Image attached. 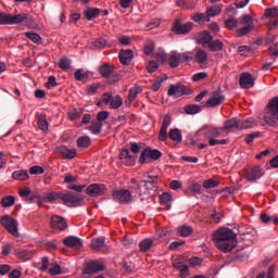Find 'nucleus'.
Segmentation results:
<instances>
[{
	"instance_id": "4468645a",
	"label": "nucleus",
	"mask_w": 278,
	"mask_h": 278,
	"mask_svg": "<svg viewBox=\"0 0 278 278\" xmlns=\"http://www.w3.org/2000/svg\"><path fill=\"white\" fill-rule=\"evenodd\" d=\"M266 18H269L268 28L277 29L278 27V7L265 10Z\"/></svg>"
},
{
	"instance_id": "9b49d317",
	"label": "nucleus",
	"mask_w": 278,
	"mask_h": 278,
	"mask_svg": "<svg viewBox=\"0 0 278 278\" xmlns=\"http://www.w3.org/2000/svg\"><path fill=\"white\" fill-rule=\"evenodd\" d=\"M223 101H225V96L223 94V91L215 90L211 93L208 100L204 104V108H218V105H220Z\"/></svg>"
},
{
	"instance_id": "b1692460",
	"label": "nucleus",
	"mask_w": 278,
	"mask_h": 278,
	"mask_svg": "<svg viewBox=\"0 0 278 278\" xmlns=\"http://www.w3.org/2000/svg\"><path fill=\"white\" fill-rule=\"evenodd\" d=\"M87 194L89 197H101V194H105V187L97 184L90 185L87 188Z\"/></svg>"
},
{
	"instance_id": "7ed1b4c3",
	"label": "nucleus",
	"mask_w": 278,
	"mask_h": 278,
	"mask_svg": "<svg viewBox=\"0 0 278 278\" xmlns=\"http://www.w3.org/2000/svg\"><path fill=\"white\" fill-rule=\"evenodd\" d=\"M257 123L255 119H238L231 118L224 123V131H240V129H253Z\"/></svg>"
},
{
	"instance_id": "603ef678",
	"label": "nucleus",
	"mask_w": 278,
	"mask_h": 278,
	"mask_svg": "<svg viewBox=\"0 0 278 278\" xmlns=\"http://www.w3.org/2000/svg\"><path fill=\"white\" fill-rule=\"evenodd\" d=\"M74 75L77 81H85V79H88V73H86L84 70L76 71Z\"/></svg>"
},
{
	"instance_id": "aec40b11",
	"label": "nucleus",
	"mask_w": 278,
	"mask_h": 278,
	"mask_svg": "<svg viewBox=\"0 0 278 278\" xmlns=\"http://www.w3.org/2000/svg\"><path fill=\"white\" fill-rule=\"evenodd\" d=\"M119 160H121V163L124 164V166H134V164H136V159L131 156V154L129 153V150L127 149H124L121 151Z\"/></svg>"
},
{
	"instance_id": "a878e982",
	"label": "nucleus",
	"mask_w": 278,
	"mask_h": 278,
	"mask_svg": "<svg viewBox=\"0 0 278 278\" xmlns=\"http://www.w3.org/2000/svg\"><path fill=\"white\" fill-rule=\"evenodd\" d=\"M63 244L70 247V249H81V240L73 236L66 237L63 240Z\"/></svg>"
},
{
	"instance_id": "bf43d9fd",
	"label": "nucleus",
	"mask_w": 278,
	"mask_h": 278,
	"mask_svg": "<svg viewBox=\"0 0 278 278\" xmlns=\"http://www.w3.org/2000/svg\"><path fill=\"white\" fill-rule=\"evenodd\" d=\"M157 68H160V64H157L155 61H150L147 65L148 73H155Z\"/></svg>"
},
{
	"instance_id": "a18cd8bd",
	"label": "nucleus",
	"mask_w": 278,
	"mask_h": 278,
	"mask_svg": "<svg viewBox=\"0 0 278 278\" xmlns=\"http://www.w3.org/2000/svg\"><path fill=\"white\" fill-rule=\"evenodd\" d=\"M160 201L163 205H166L168 210H170V203L173 201V195H170V193H163L161 197H160Z\"/></svg>"
},
{
	"instance_id": "a19ab883",
	"label": "nucleus",
	"mask_w": 278,
	"mask_h": 278,
	"mask_svg": "<svg viewBox=\"0 0 278 278\" xmlns=\"http://www.w3.org/2000/svg\"><path fill=\"white\" fill-rule=\"evenodd\" d=\"M77 147H79V149H88V147H90V137H80L77 139Z\"/></svg>"
},
{
	"instance_id": "774afa93",
	"label": "nucleus",
	"mask_w": 278,
	"mask_h": 278,
	"mask_svg": "<svg viewBox=\"0 0 278 278\" xmlns=\"http://www.w3.org/2000/svg\"><path fill=\"white\" fill-rule=\"evenodd\" d=\"M268 106L274 109L278 113V97L269 101Z\"/></svg>"
},
{
	"instance_id": "4d7b16f0",
	"label": "nucleus",
	"mask_w": 278,
	"mask_h": 278,
	"mask_svg": "<svg viewBox=\"0 0 278 278\" xmlns=\"http://www.w3.org/2000/svg\"><path fill=\"white\" fill-rule=\"evenodd\" d=\"M108 118H110V112H108V111H100L97 114V122L98 123H103V121H108Z\"/></svg>"
},
{
	"instance_id": "cd10ccee",
	"label": "nucleus",
	"mask_w": 278,
	"mask_h": 278,
	"mask_svg": "<svg viewBox=\"0 0 278 278\" xmlns=\"http://www.w3.org/2000/svg\"><path fill=\"white\" fill-rule=\"evenodd\" d=\"M105 247V238L98 237L91 240L90 249L91 251H99V249H103Z\"/></svg>"
},
{
	"instance_id": "4be33fe9",
	"label": "nucleus",
	"mask_w": 278,
	"mask_h": 278,
	"mask_svg": "<svg viewBox=\"0 0 278 278\" xmlns=\"http://www.w3.org/2000/svg\"><path fill=\"white\" fill-rule=\"evenodd\" d=\"M51 226L52 229H59L60 231H64V229L68 227V224L66 223V219H64L63 217L53 215L51 219Z\"/></svg>"
},
{
	"instance_id": "412c9836",
	"label": "nucleus",
	"mask_w": 278,
	"mask_h": 278,
	"mask_svg": "<svg viewBox=\"0 0 278 278\" xmlns=\"http://www.w3.org/2000/svg\"><path fill=\"white\" fill-rule=\"evenodd\" d=\"M58 153L62 155L65 160H73L77 157V150L68 149L66 146H61L56 149Z\"/></svg>"
},
{
	"instance_id": "3c124183",
	"label": "nucleus",
	"mask_w": 278,
	"mask_h": 278,
	"mask_svg": "<svg viewBox=\"0 0 278 278\" xmlns=\"http://www.w3.org/2000/svg\"><path fill=\"white\" fill-rule=\"evenodd\" d=\"M93 47L98 50L105 49V47H108V40L99 38L93 42Z\"/></svg>"
},
{
	"instance_id": "bb28decb",
	"label": "nucleus",
	"mask_w": 278,
	"mask_h": 278,
	"mask_svg": "<svg viewBox=\"0 0 278 278\" xmlns=\"http://www.w3.org/2000/svg\"><path fill=\"white\" fill-rule=\"evenodd\" d=\"M213 40H214V37L210 33L204 31L200 34L198 38V43L202 45L205 48V47H210Z\"/></svg>"
},
{
	"instance_id": "c756f323",
	"label": "nucleus",
	"mask_w": 278,
	"mask_h": 278,
	"mask_svg": "<svg viewBox=\"0 0 278 278\" xmlns=\"http://www.w3.org/2000/svg\"><path fill=\"white\" fill-rule=\"evenodd\" d=\"M220 12H223V4H215L206 9V16H208V18H212L214 16H218Z\"/></svg>"
},
{
	"instance_id": "0eeeda50",
	"label": "nucleus",
	"mask_w": 278,
	"mask_h": 278,
	"mask_svg": "<svg viewBox=\"0 0 278 278\" xmlns=\"http://www.w3.org/2000/svg\"><path fill=\"white\" fill-rule=\"evenodd\" d=\"M168 97H174V99H179V97H184L185 94H190V89L186 87V85L181 83H177L170 85L167 90Z\"/></svg>"
},
{
	"instance_id": "2eb2a0df",
	"label": "nucleus",
	"mask_w": 278,
	"mask_h": 278,
	"mask_svg": "<svg viewBox=\"0 0 278 278\" xmlns=\"http://www.w3.org/2000/svg\"><path fill=\"white\" fill-rule=\"evenodd\" d=\"M101 270H105V265L99 261H92L87 263L84 274L94 275V273H101Z\"/></svg>"
},
{
	"instance_id": "f8f14e48",
	"label": "nucleus",
	"mask_w": 278,
	"mask_h": 278,
	"mask_svg": "<svg viewBox=\"0 0 278 278\" xmlns=\"http://www.w3.org/2000/svg\"><path fill=\"white\" fill-rule=\"evenodd\" d=\"M113 199L117 203H122L123 205H127V203H131L134 201V198L131 197L130 190H118L113 192Z\"/></svg>"
},
{
	"instance_id": "4c0bfd02",
	"label": "nucleus",
	"mask_w": 278,
	"mask_h": 278,
	"mask_svg": "<svg viewBox=\"0 0 278 278\" xmlns=\"http://www.w3.org/2000/svg\"><path fill=\"white\" fill-rule=\"evenodd\" d=\"M58 199H60V193L50 192V193H45L42 201L43 203H53L54 201H58Z\"/></svg>"
},
{
	"instance_id": "9d476101",
	"label": "nucleus",
	"mask_w": 278,
	"mask_h": 278,
	"mask_svg": "<svg viewBox=\"0 0 278 278\" xmlns=\"http://www.w3.org/2000/svg\"><path fill=\"white\" fill-rule=\"evenodd\" d=\"M173 267L176 268V270H179V277L186 278L190 277V267L188 264H186V258L178 257L173 261Z\"/></svg>"
},
{
	"instance_id": "e2e57ef3",
	"label": "nucleus",
	"mask_w": 278,
	"mask_h": 278,
	"mask_svg": "<svg viewBox=\"0 0 278 278\" xmlns=\"http://www.w3.org/2000/svg\"><path fill=\"white\" fill-rule=\"evenodd\" d=\"M203 79H207V73L206 72H200L192 76V81H201Z\"/></svg>"
},
{
	"instance_id": "5fc2aeb1",
	"label": "nucleus",
	"mask_w": 278,
	"mask_h": 278,
	"mask_svg": "<svg viewBox=\"0 0 278 278\" xmlns=\"http://www.w3.org/2000/svg\"><path fill=\"white\" fill-rule=\"evenodd\" d=\"M202 186L206 190H210V188H218V181L211 178V179L205 180Z\"/></svg>"
},
{
	"instance_id": "338daca9",
	"label": "nucleus",
	"mask_w": 278,
	"mask_h": 278,
	"mask_svg": "<svg viewBox=\"0 0 278 278\" xmlns=\"http://www.w3.org/2000/svg\"><path fill=\"white\" fill-rule=\"evenodd\" d=\"M260 136V132H252L250 135H248L245 137V142L247 144H253V141L255 140V138H257Z\"/></svg>"
},
{
	"instance_id": "6e6552de",
	"label": "nucleus",
	"mask_w": 278,
	"mask_h": 278,
	"mask_svg": "<svg viewBox=\"0 0 278 278\" xmlns=\"http://www.w3.org/2000/svg\"><path fill=\"white\" fill-rule=\"evenodd\" d=\"M194 24L192 22L181 23V20H175L172 27V31L178 36H186L189 31H192Z\"/></svg>"
},
{
	"instance_id": "58836bf2",
	"label": "nucleus",
	"mask_w": 278,
	"mask_h": 278,
	"mask_svg": "<svg viewBox=\"0 0 278 278\" xmlns=\"http://www.w3.org/2000/svg\"><path fill=\"white\" fill-rule=\"evenodd\" d=\"M99 14H101L100 9H87L85 11V16H86L87 21H92V18H97V16H99Z\"/></svg>"
},
{
	"instance_id": "0e129e2a",
	"label": "nucleus",
	"mask_w": 278,
	"mask_h": 278,
	"mask_svg": "<svg viewBox=\"0 0 278 278\" xmlns=\"http://www.w3.org/2000/svg\"><path fill=\"white\" fill-rule=\"evenodd\" d=\"M154 58H155L159 62H161L162 64H164V63L166 62V60H167L168 56L166 55V52H164V51H159V52L155 53Z\"/></svg>"
},
{
	"instance_id": "dca6fc26",
	"label": "nucleus",
	"mask_w": 278,
	"mask_h": 278,
	"mask_svg": "<svg viewBox=\"0 0 278 278\" xmlns=\"http://www.w3.org/2000/svg\"><path fill=\"white\" fill-rule=\"evenodd\" d=\"M194 62H197V64H199L201 68H207V64H208L207 51L203 49H195Z\"/></svg>"
},
{
	"instance_id": "680f3d73",
	"label": "nucleus",
	"mask_w": 278,
	"mask_h": 278,
	"mask_svg": "<svg viewBox=\"0 0 278 278\" xmlns=\"http://www.w3.org/2000/svg\"><path fill=\"white\" fill-rule=\"evenodd\" d=\"M269 55H271V58H274V62H275V60H277V58H278V43H274L269 47Z\"/></svg>"
},
{
	"instance_id": "20e7f679",
	"label": "nucleus",
	"mask_w": 278,
	"mask_h": 278,
	"mask_svg": "<svg viewBox=\"0 0 278 278\" xmlns=\"http://www.w3.org/2000/svg\"><path fill=\"white\" fill-rule=\"evenodd\" d=\"M20 23H29V14L20 13L12 15L0 12V25H20Z\"/></svg>"
},
{
	"instance_id": "37998d69",
	"label": "nucleus",
	"mask_w": 278,
	"mask_h": 278,
	"mask_svg": "<svg viewBox=\"0 0 278 278\" xmlns=\"http://www.w3.org/2000/svg\"><path fill=\"white\" fill-rule=\"evenodd\" d=\"M253 25H247L237 29L236 34L239 38H242V36H247L249 33L253 31Z\"/></svg>"
},
{
	"instance_id": "8fccbe9b",
	"label": "nucleus",
	"mask_w": 278,
	"mask_h": 278,
	"mask_svg": "<svg viewBox=\"0 0 278 278\" xmlns=\"http://www.w3.org/2000/svg\"><path fill=\"white\" fill-rule=\"evenodd\" d=\"M256 278H275V267H274V265H271L268 268L267 274L266 273H261Z\"/></svg>"
},
{
	"instance_id": "a211bd4d",
	"label": "nucleus",
	"mask_w": 278,
	"mask_h": 278,
	"mask_svg": "<svg viewBox=\"0 0 278 278\" xmlns=\"http://www.w3.org/2000/svg\"><path fill=\"white\" fill-rule=\"evenodd\" d=\"M59 199L65 203V205H75V203H79L81 198L77 194H72L71 192L59 193Z\"/></svg>"
},
{
	"instance_id": "5701e85b",
	"label": "nucleus",
	"mask_w": 278,
	"mask_h": 278,
	"mask_svg": "<svg viewBox=\"0 0 278 278\" xmlns=\"http://www.w3.org/2000/svg\"><path fill=\"white\" fill-rule=\"evenodd\" d=\"M264 176V172H262V167L255 166L253 167L247 175L245 179L247 181H257V179H261Z\"/></svg>"
},
{
	"instance_id": "f257e3e1",
	"label": "nucleus",
	"mask_w": 278,
	"mask_h": 278,
	"mask_svg": "<svg viewBox=\"0 0 278 278\" xmlns=\"http://www.w3.org/2000/svg\"><path fill=\"white\" fill-rule=\"evenodd\" d=\"M216 248L223 253H231L238 245V238L229 228H220L213 235Z\"/></svg>"
},
{
	"instance_id": "473e14b6",
	"label": "nucleus",
	"mask_w": 278,
	"mask_h": 278,
	"mask_svg": "<svg viewBox=\"0 0 278 278\" xmlns=\"http://www.w3.org/2000/svg\"><path fill=\"white\" fill-rule=\"evenodd\" d=\"M225 47V45L223 43V41L220 40H211V43L208 45L207 49H210V51L213 52H218V51H223V48Z\"/></svg>"
},
{
	"instance_id": "49530a36",
	"label": "nucleus",
	"mask_w": 278,
	"mask_h": 278,
	"mask_svg": "<svg viewBox=\"0 0 278 278\" xmlns=\"http://www.w3.org/2000/svg\"><path fill=\"white\" fill-rule=\"evenodd\" d=\"M192 18L194 23H210V16L204 13H197Z\"/></svg>"
},
{
	"instance_id": "6e6d98bb",
	"label": "nucleus",
	"mask_w": 278,
	"mask_h": 278,
	"mask_svg": "<svg viewBox=\"0 0 278 278\" xmlns=\"http://www.w3.org/2000/svg\"><path fill=\"white\" fill-rule=\"evenodd\" d=\"M149 157H151V148H146L139 159L140 164H144V162H147V160H149Z\"/></svg>"
},
{
	"instance_id": "2f4dec72",
	"label": "nucleus",
	"mask_w": 278,
	"mask_h": 278,
	"mask_svg": "<svg viewBox=\"0 0 278 278\" xmlns=\"http://www.w3.org/2000/svg\"><path fill=\"white\" fill-rule=\"evenodd\" d=\"M194 229L192 228V226H180L178 227V233L179 236H181V238H188V236H192Z\"/></svg>"
},
{
	"instance_id": "c9c22d12",
	"label": "nucleus",
	"mask_w": 278,
	"mask_h": 278,
	"mask_svg": "<svg viewBox=\"0 0 278 278\" xmlns=\"http://www.w3.org/2000/svg\"><path fill=\"white\" fill-rule=\"evenodd\" d=\"M103 129V123L101 122H92L89 126V131H91V134H94L96 136L101 134V130Z\"/></svg>"
},
{
	"instance_id": "f3484780",
	"label": "nucleus",
	"mask_w": 278,
	"mask_h": 278,
	"mask_svg": "<svg viewBox=\"0 0 278 278\" xmlns=\"http://www.w3.org/2000/svg\"><path fill=\"white\" fill-rule=\"evenodd\" d=\"M240 87L244 90H249L255 86V79H253V75L251 73H242L239 79Z\"/></svg>"
},
{
	"instance_id": "423d86ee",
	"label": "nucleus",
	"mask_w": 278,
	"mask_h": 278,
	"mask_svg": "<svg viewBox=\"0 0 278 278\" xmlns=\"http://www.w3.org/2000/svg\"><path fill=\"white\" fill-rule=\"evenodd\" d=\"M0 223L11 236L18 238V222L16 219L10 217V215H4L1 217Z\"/></svg>"
},
{
	"instance_id": "052dcab7",
	"label": "nucleus",
	"mask_w": 278,
	"mask_h": 278,
	"mask_svg": "<svg viewBox=\"0 0 278 278\" xmlns=\"http://www.w3.org/2000/svg\"><path fill=\"white\" fill-rule=\"evenodd\" d=\"M239 25H253V16L251 15H244L240 21Z\"/></svg>"
},
{
	"instance_id": "6ab92c4d",
	"label": "nucleus",
	"mask_w": 278,
	"mask_h": 278,
	"mask_svg": "<svg viewBox=\"0 0 278 278\" xmlns=\"http://www.w3.org/2000/svg\"><path fill=\"white\" fill-rule=\"evenodd\" d=\"M141 92H142V87H140V86H135V87L130 88L128 91V98L125 100V105L127 108H130L131 103H134V101H136L138 94H140Z\"/></svg>"
},
{
	"instance_id": "e433bc0d",
	"label": "nucleus",
	"mask_w": 278,
	"mask_h": 278,
	"mask_svg": "<svg viewBox=\"0 0 278 278\" xmlns=\"http://www.w3.org/2000/svg\"><path fill=\"white\" fill-rule=\"evenodd\" d=\"M37 123L41 131H49V123L47 122V115H39Z\"/></svg>"
},
{
	"instance_id": "c03bdc74",
	"label": "nucleus",
	"mask_w": 278,
	"mask_h": 278,
	"mask_svg": "<svg viewBox=\"0 0 278 278\" xmlns=\"http://www.w3.org/2000/svg\"><path fill=\"white\" fill-rule=\"evenodd\" d=\"M15 198L13 195H7L2 199L1 205L2 207H12L15 203Z\"/></svg>"
},
{
	"instance_id": "09e8293b",
	"label": "nucleus",
	"mask_w": 278,
	"mask_h": 278,
	"mask_svg": "<svg viewBox=\"0 0 278 278\" xmlns=\"http://www.w3.org/2000/svg\"><path fill=\"white\" fill-rule=\"evenodd\" d=\"M59 67L62 68V71H68L71 68V60L68 58H63L59 61Z\"/></svg>"
},
{
	"instance_id": "69168bd1",
	"label": "nucleus",
	"mask_w": 278,
	"mask_h": 278,
	"mask_svg": "<svg viewBox=\"0 0 278 278\" xmlns=\"http://www.w3.org/2000/svg\"><path fill=\"white\" fill-rule=\"evenodd\" d=\"M154 50H155V43H153L152 41L148 42L144 46L146 55H151V53H153Z\"/></svg>"
},
{
	"instance_id": "c85d7f7f",
	"label": "nucleus",
	"mask_w": 278,
	"mask_h": 278,
	"mask_svg": "<svg viewBox=\"0 0 278 278\" xmlns=\"http://www.w3.org/2000/svg\"><path fill=\"white\" fill-rule=\"evenodd\" d=\"M99 73L102 77L108 78L112 73H114V65H110V63H104L99 67Z\"/></svg>"
},
{
	"instance_id": "ea45409f",
	"label": "nucleus",
	"mask_w": 278,
	"mask_h": 278,
	"mask_svg": "<svg viewBox=\"0 0 278 278\" xmlns=\"http://www.w3.org/2000/svg\"><path fill=\"white\" fill-rule=\"evenodd\" d=\"M223 131H225L224 128H210L206 131V138H218V136H220Z\"/></svg>"
},
{
	"instance_id": "393cba45",
	"label": "nucleus",
	"mask_w": 278,
	"mask_h": 278,
	"mask_svg": "<svg viewBox=\"0 0 278 278\" xmlns=\"http://www.w3.org/2000/svg\"><path fill=\"white\" fill-rule=\"evenodd\" d=\"M134 60V51L131 50H121L119 52V62L125 66H129Z\"/></svg>"
},
{
	"instance_id": "1a4fd4ad",
	"label": "nucleus",
	"mask_w": 278,
	"mask_h": 278,
	"mask_svg": "<svg viewBox=\"0 0 278 278\" xmlns=\"http://www.w3.org/2000/svg\"><path fill=\"white\" fill-rule=\"evenodd\" d=\"M101 103H104V105H111L112 110H118V108L123 105V98L119 96L114 97L110 93H104L101 101L98 102V105H101Z\"/></svg>"
},
{
	"instance_id": "de8ad7c7",
	"label": "nucleus",
	"mask_w": 278,
	"mask_h": 278,
	"mask_svg": "<svg viewBox=\"0 0 278 278\" xmlns=\"http://www.w3.org/2000/svg\"><path fill=\"white\" fill-rule=\"evenodd\" d=\"M224 25L226 29H236L238 27V20L236 17L227 18Z\"/></svg>"
},
{
	"instance_id": "ddd939ff",
	"label": "nucleus",
	"mask_w": 278,
	"mask_h": 278,
	"mask_svg": "<svg viewBox=\"0 0 278 278\" xmlns=\"http://www.w3.org/2000/svg\"><path fill=\"white\" fill-rule=\"evenodd\" d=\"M263 121L266 123V125H269V127H277L278 112L267 104V112L264 114Z\"/></svg>"
},
{
	"instance_id": "72a5a7b5",
	"label": "nucleus",
	"mask_w": 278,
	"mask_h": 278,
	"mask_svg": "<svg viewBox=\"0 0 278 278\" xmlns=\"http://www.w3.org/2000/svg\"><path fill=\"white\" fill-rule=\"evenodd\" d=\"M179 62H181L179 59V53L173 51L170 53L169 61H168L170 68H177V66H179Z\"/></svg>"
},
{
	"instance_id": "7c9ffc66",
	"label": "nucleus",
	"mask_w": 278,
	"mask_h": 278,
	"mask_svg": "<svg viewBox=\"0 0 278 278\" xmlns=\"http://www.w3.org/2000/svg\"><path fill=\"white\" fill-rule=\"evenodd\" d=\"M153 248V240L150 238L143 239L139 242V249L141 253H147V251H151Z\"/></svg>"
},
{
	"instance_id": "39448f33",
	"label": "nucleus",
	"mask_w": 278,
	"mask_h": 278,
	"mask_svg": "<svg viewBox=\"0 0 278 278\" xmlns=\"http://www.w3.org/2000/svg\"><path fill=\"white\" fill-rule=\"evenodd\" d=\"M141 184L142 185H139L136 192L139 194V197H148L151 190H154L155 186H157V177L149 176L148 179L141 181Z\"/></svg>"
},
{
	"instance_id": "f03ea898",
	"label": "nucleus",
	"mask_w": 278,
	"mask_h": 278,
	"mask_svg": "<svg viewBox=\"0 0 278 278\" xmlns=\"http://www.w3.org/2000/svg\"><path fill=\"white\" fill-rule=\"evenodd\" d=\"M172 123L173 119L170 116L165 115L159 132V140L160 142H166L169 138V140H173V142H177V144H179L181 143V140H184L181 130L179 128H172L168 132V127H170Z\"/></svg>"
},
{
	"instance_id": "f704fd0d",
	"label": "nucleus",
	"mask_w": 278,
	"mask_h": 278,
	"mask_svg": "<svg viewBox=\"0 0 278 278\" xmlns=\"http://www.w3.org/2000/svg\"><path fill=\"white\" fill-rule=\"evenodd\" d=\"M12 177L17 181H27V179H29V174L26 170H17L12 174Z\"/></svg>"
},
{
	"instance_id": "79ce46f5",
	"label": "nucleus",
	"mask_w": 278,
	"mask_h": 278,
	"mask_svg": "<svg viewBox=\"0 0 278 278\" xmlns=\"http://www.w3.org/2000/svg\"><path fill=\"white\" fill-rule=\"evenodd\" d=\"M201 110H203V108H201V105L198 104H190L185 108L186 114H199Z\"/></svg>"
},
{
	"instance_id": "13d9d810",
	"label": "nucleus",
	"mask_w": 278,
	"mask_h": 278,
	"mask_svg": "<svg viewBox=\"0 0 278 278\" xmlns=\"http://www.w3.org/2000/svg\"><path fill=\"white\" fill-rule=\"evenodd\" d=\"M239 55H243L247 58L251 53V47L249 46H241L238 48Z\"/></svg>"
},
{
	"instance_id": "864d4df0",
	"label": "nucleus",
	"mask_w": 278,
	"mask_h": 278,
	"mask_svg": "<svg viewBox=\"0 0 278 278\" xmlns=\"http://www.w3.org/2000/svg\"><path fill=\"white\" fill-rule=\"evenodd\" d=\"M26 38H28L29 40H31V42H35L36 45L40 43V40H42L40 38V35L36 34V33H25Z\"/></svg>"
}]
</instances>
